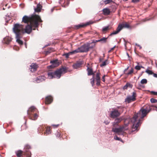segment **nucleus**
I'll return each mask as SVG.
<instances>
[{"mask_svg": "<svg viewBox=\"0 0 157 157\" xmlns=\"http://www.w3.org/2000/svg\"><path fill=\"white\" fill-rule=\"evenodd\" d=\"M151 109L150 108V109L148 110L142 108L138 113L134 114L131 119V121L133 124L132 127V131L139 130L138 128L142 123V120L150 112Z\"/></svg>", "mask_w": 157, "mask_h": 157, "instance_id": "1", "label": "nucleus"}, {"mask_svg": "<svg viewBox=\"0 0 157 157\" xmlns=\"http://www.w3.org/2000/svg\"><path fill=\"white\" fill-rule=\"evenodd\" d=\"M40 17L38 15H36L34 17L30 22V25H28L25 29V33L29 34L32 30V28H37L39 25L38 22H42Z\"/></svg>", "mask_w": 157, "mask_h": 157, "instance_id": "2", "label": "nucleus"}, {"mask_svg": "<svg viewBox=\"0 0 157 157\" xmlns=\"http://www.w3.org/2000/svg\"><path fill=\"white\" fill-rule=\"evenodd\" d=\"M27 114L29 119L32 120H36L38 116V111L34 106H31L27 110Z\"/></svg>", "mask_w": 157, "mask_h": 157, "instance_id": "3", "label": "nucleus"}, {"mask_svg": "<svg viewBox=\"0 0 157 157\" xmlns=\"http://www.w3.org/2000/svg\"><path fill=\"white\" fill-rule=\"evenodd\" d=\"M22 29L23 27L22 25H20L18 24H16L14 25L13 28V31L15 34L16 39H20L21 38Z\"/></svg>", "mask_w": 157, "mask_h": 157, "instance_id": "4", "label": "nucleus"}, {"mask_svg": "<svg viewBox=\"0 0 157 157\" xmlns=\"http://www.w3.org/2000/svg\"><path fill=\"white\" fill-rule=\"evenodd\" d=\"M89 50L86 43L84 44L80 47L74 50V53H76L79 52H87Z\"/></svg>", "mask_w": 157, "mask_h": 157, "instance_id": "5", "label": "nucleus"}, {"mask_svg": "<svg viewBox=\"0 0 157 157\" xmlns=\"http://www.w3.org/2000/svg\"><path fill=\"white\" fill-rule=\"evenodd\" d=\"M123 28H129V26L128 24L127 23H123L119 24L116 30L114 31L112 33H111L109 36H112V35L114 34H116L118 33Z\"/></svg>", "mask_w": 157, "mask_h": 157, "instance_id": "6", "label": "nucleus"}, {"mask_svg": "<svg viewBox=\"0 0 157 157\" xmlns=\"http://www.w3.org/2000/svg\"><path fill=\"white\" fill-rule=\"evenodd\" d=\"M67 69L66 67H63L56 70L54 72L55 77L59 78H60L61 75L64 73L67 72Z\"/></svg>", "mask_w": 157, "mask_h": 157, "instance_id": "7", "label": "nucleus"}, {"mask_svg": "<svg viewBox=\"0 0 157 157\" xmlns=\"http://www.w3.org/2000/svg\"><path fill=\"white\" fill-rule=\"evenodd\" d=\"M132 96H127L125 99V101L128 103H130L132 101H134L136 100V94L135 92L132 93Z\"/></svg>", "mask_w": 157, "mask_h": 157, "instance_id": "8", "label": "nucleus"}, {"mask_svg": "<svg viewBox=\"0 0 157 157\" xmlns=\"http://www.w3.org/2000/svg\"><path fill=\"white\" fill-rule=\"evenodd\" d=\"M120 115V113L118 110L112 109V110L110 112L109 117L111 118L114 119L118 117Z\"/></svg>", "mask_w": 157, "mask_h": 157, "instance_id": "9", "label": "nucleus"}, {"mask_svg": "<svg viewBox=\"0 0 157 157\" xmlns=\"http://www.w3.org/2000/svg\"><path fill=\"white\" fill-rule=\"evenodd\" d=\"M16 155L17 157H21V156L24 155L26 157H30L31 153L30 152H23L21 150H18L16 152Z\"/></svg>", "mask_w": 157, "mask_h": 157, "instance_id": "10", "label": "nucleus"}, {"mask_svg": "<svg viewBox=\"0 0 157 157\" xmlns=\"http://www.w3.org/2000/svg\"><path fill=\"white\" fill-rule=\"evenodd\" d=\"M113 127L112 128V131L113 132H115L118 135L122 134L121 133L124 132L125 130L127 129V128H125L124 126H122L119 128H115Z\"/></svg>", "mask_w": 157, "mask_h": 157, "instance_id": "11", "label": "nucleus"}, {"mask_svg": "<svg viewBox=\"0 0 157 157\" xmlns=\"http://www.w3.org/2000/svg\"><path fill=\"white\" fill-rule=\"evenodd\" d=\"M94 23V22L91 21H90L88 22H86L85 24H79L78 25H76L74 26V28L76 29H78L80 28H83L86 27L87 25H89L90 24H92Z\"/></svg>", "mask_w": 157, "mask_h": 157, "instance_id": "12", "label": "nucleus"}, {"mask_svg": "<svg viewBox=\"0 0 157 157\" xmlns=\"http://www.w3.org/2000/svg\"><path fill=\"white\" fill-rule=\"evenodd\" d=\"M100 73L99 72H98L96 73L95 76H94L95 79V80L97 82L96 85L98 86H99L100 85Z\"/></svg>", "mask_w": 157, "mask_h": 157, "instance_id": "13", "label": "nucleus"}, {"mask_svg": "<svg viewBox=\"0 0 157 157\" xmlns=\"http://www.w3.org/2000/svg\"><path fill=\"white\" fill-rule=\"evenodd\" d=\"M105 40H96V41L95 42H92L91 43H87L86 44L88 46L89 49L90 50V49L92 48L95 46L96 42L102 41V40L105 41Z\"/></svg>", "mask_w": 157, "mask_h": 157, "instance_id": "14", "label": "nucleus"}, {"mask_svg": "<svg viewBox=\"0 0 157 157\" xmlns=\"http://www.w3.org/2000/svg\"><path fill=\"white\" fill-rule=\"evenodd\" d=\"M36 15L33 16L31 18L27 16H25L22 18V21L25 23H28L29 21L30 22L33 17Z\"/></svg>", "mask_w": 157, "mask_h": 157, "instance_id": "15", "label": "nucleus"}, {"mask_svg": "<svg viewBox=\"0 0 157 157\" xmlns=\"http://www.w3.org/2000/svg\"><path fill=\"white\" fill-rule=\"evenodd\" d=\"M82 64V62L78 61L73 65L72 67L74 69H77L81 67Z\"/></svg>", "mask_w": 157, "mask_h": 157, "instance_id": "16", "label": "nucleus"}, {"mask_svg": "<svg viewBox=\"0 0 157 157\" xmlns=\"http://www.w3.org/2000/svg\"><path fill=\"white\" fill-rule=\"evenodd\" d=\"M87 68L86 71L87 72V75L88 76L92 75L94 76V73L93 72V68L91 67H89L88 66H87Z\"/></svg>", "mask_w": 157, "mask_h": 157, "instance_id": "17", "label": "nucleus"}, {"mask_svg": "<svg viewBox=\"0 0 157 157\" xmlns=\"http://www.w3.org/2000/svg\"><path fill=\"white\" fill-rule=\"evenodd\" d=\"M30 71L32 72H34L36 71L38 66L36 63H32L30 66Z\"/></svg>", "mask_w": 157, "mask_h": 157, "instance_id": "18", "label": "nucleus"}, {"mask_svg": "<svg viewBox=\"0 0 157 157\" xmlns=\"http://www.w3.org/2000/svg\"><path fill=\"white\" fill-rule=\"evenodd\" d=\"M46 79V77L42 75L37 77L36 80L35 81L37 83H39L40 82L44 81Z\"/></svg>", "mask_w": 157, "mask_h": 157, "instance_id": "19", "label": "nucleus"}, {"mask_svg": "<svg viewBox=\"0 0 157 157\" xmlns=\"http://www.w3.org/2000/svg\"><path fill=\"white\" fill-rule=\"evenodd\" d=\"M122 120L121 118H117L114 121L113 123V127H116L118 125V124Z\"/></svg>", "mask_w": 157, "mask_h": 157, "instance_id": "20", "label": "nucleus"}, {"mask_svg": "<svg viewBox=\"0 0 157 157\" xmlns=\"http://www.w3.org/2000/svg\"><path fill=\"white\" fill-rule=\"evenodd\" d=\"M58 60L56 59L55 60L51 61L50 63H52V65L50 66L51 68H53L56 67L58 65Z\"/></svg>", "mask_w": 157, "mask_h": 157, "instance_id": "21", "label": "nucleus"}, {"mask_svg": "<svg viewBox=\"0 0 157 157\" xmlns=\"http://www.w3.org/2000/svg\"><path fill=\"white\" fill-rule=\"evenodd\" d=\"M53 98L51 96H48L46 98L45 104H50L52 101Z\"/></svg>", "mask_w": 157, "mask_h": 157, "instance_id": "22", "label": "nucleus"}, {"mask_svg": "<svg viewBox=\"0 0 157 157\" xmlns=\"http://www.w3.org/2000/svg\"><path fill=\"white\" fill-rule=\"evenodd\" d=\"M42 8V5L40 4V3H39L37 4L36 7L34 8L35 11L37 12H40L41 11Z\"/></svg>", "mask_w": 157, "mask_h": 157, "instance_id": "23", "label": "nucleus"}, {"mask_svg": "<svg viewBox=\"0 0 157 157\" xmlns=\"http://www.w3.org/2000/svg\"><path fill=\"white\" fill-rule=\"evenodd\" d=\"M103 14L104 15H109L110 13V11L109 9L107 8L104 9L102 10Z\"/></svg>", "mask_w": 157, "mask_h": 157, "instance_id": "24", "label": "nucleus"}, {"mask_svg": "<svg viewBox=\"0 0 157 157\" xmlns=\"http://www.w3.org/2000/svg\"><path fill=\"white\" fill-rule=\"evenodd\" d=\"M132 85L129 83H127L124 86L123 89L124 90L127 89L128 88H132Z\"/></svg>", "mask_w": 157, "mask_h": 157, "instance_id": "25", "label": "nucleus"}, {"mask_svg": "<svg viewBox=\"0 0 157 157\" xmlns=\"http://www.w3.org/2000/svg\"><path fill=\"white\" fill-rule=\"evenodd\" d=\"M51 133V130L50 127H48L46 128L45 132H44V135L47 136Z\"/></svg>", "mask_w": 157, "mask_h": 157, "instance_id": "26", "label": "nucleus"}, {"mask_svg": "<svg viewBox=\"0 0 157 157\" xmlns=\"http://www.w3.org/2000/svg\"><path fill=\"white\" fill-rule=\"evenodd\" d=\"M48 75L50 79H52L53 78H55L54 72H48Z\"/></svg>", "mask_w": 157, "mask_h": 157, "instance_id": "27", "label": "nucleus"}, {"mask_svg": "<svg viewBox=\"0 0 157 157\" xmlns=\"http://www.w3.org/2000/svg\"><path fill=\"white\" fill-rule=\"evenodd\" d=\"M54 51V50L53 48H49L47 50L45 51V54L46 55H48L52 52Z\"/></svg>", "mask_w": 157, "mask_h": 157, "instance_id": "28", "label": "nucleus"}, {"mask_svg": "<svg viewBox=\"0 0 157 157\" xmlns=\"http://www.w3.org/2000/svg\"><path fill=\"white\" fill-rule=\"evenodd\" d=\"M31 146L28 144H26L25 147V151L26 152H29L28 151H27L28 150L31 149Z\"/></svg>", "mask_w": 157, "mask_h": 157, "instance_id": "29", "label": "nucleus"}, {"mask_svg": "<svg viewBox=\"0 0 157 157\" xmlns=\"http://www.w3.org/2000/svg\"><path fill=\"white\" fill-rule=\"evenodd\" d=\"M73 52H74V51H73L71 52H70L68 53L65 54L64 55L65 56V57L66 58H68L69 57V56L70 55L76 54V53H74Z\"/></svg>", "mask_w": 157, "mask_h": 157, "instance_id": "30", "label": "nucleus"}, {"mask_svg": "<svg viewBox=\"0 0 157 157\" xmlns=\"http://www.w3.org/2000/svg\"><path fill=\"white\" fill-rule=\"evenodd\" d=\"M11 40H2V42L3 44L8 45L9 44Z\"/></svg>", "mask_w": 157, "mask_h": 157, "instance_id": "31", "label": "nucleus"}, {"mask_svg": "<svg viewBox=\"0 0 157 157\" xmlns=\"http://www.w3.org/2000/svg\"><path fill=\"white\" fill-rule=\"evenodd\" d=\"M110 29V28H109V26L108 25L103 27L102 29V31L103 32H106L109 29Z\"/></svg>", "mask_w": 157, "mask_h": 157, "instance_id": "32", "label": "nucleus"}, {"mask_svg": "<svg viewBox=\"0 0 157 157\" xmlns=\"http://www.w3.org/2000/svg\"><path fill=\"white\" fill-rule=\"evenodd\" d=\"M147 81L146 79H142L140 82V84L143 85L146 84L147 83Z\"/></svg>", "mask_w": 157, "mask_h": 157, "instance_id": "33", "label": "nucleus"}, {"mask_svg": "<svg viewBox=\"0 0 157 157\" xmlns=\"http://www.w3.org/2000/svg\"><path fill=\"white\" fill-rule=\"evenodd\" d=\"M44 127L43 126H40L38 129V131L39 133L42 132L44 130Z\"/></svg>", "mask_w": 157, "mask_h": 157, "instance_id": "34", "label": "nucleus"}, {"mask_svg": "<svg viewBox=\"0 0 157 157\" xmlns=\"http://www.w3.org/2000/svg\"><path fill=\"white\" fill-rule=\"evenodd\" d=\"M94 76H93L92 78L90 79L91 82L90 83L92 85V86H93L94 84Z\"/></svg>", "mask_w": 157, "mask_h": 157, "instance_id": "35", "label": "nucleus"}, {"mask_svg": "<svg viewBox=\"0 0 157 157\" xmlns=\"http://www.w3.org/2000/svg\"><path fill=\"white\" fill-rule=\"evenodd\" d=\"M107 60H106L104 62H103L100 65V66L102 67L106 66L107 64Z\"/></svg>", "mask_w": 157, "mask_h": 157, "instance_id": "36", "label": "nucleus"}, {"mask_svg": "<svg viewBox=\"0 0 157 157\" xmlns=\"http://www.w3.org/2000/svg\"><path fill=\"white\" fill-rule=\"evenodd\" d=\"M133 69L132 68L131 70L128 73H125V74L127 75H131L133 72Z\"/></svg>", "mask_w": 157, "mask_h": 157, "instance_id": "37", "label": "nucleus"}, {"mask_svg": "<svg viewBox=\"0 0 157 157\" xmlns=\"http://www.w3.org/2000/svg\"><path fill=\"white\" fill-rule=\"evenodd\" d=\"M145 72L149 75H152V74H153V73L152 71L148 70V69L147 70L145 71Z\"/></svg>", "mask_w": 157, "mask_h": 157, "instance_id": "38", "label": "nucleus"}, {"mask_svg": "<svg viewBox=\"0 0 157 157\" xmlns=\"http://www.w3.org/2000/svg\"><path fill=\"white\" fill-rule=\"evenodd\" d=\"M150 101L151 103H154L157 102V100L153 98H151Z\"/></svg>", "mask_w": 157, "mask_h": 157, "instance_id": "39", "label": "nucleus"}, {"mask_svg": "<svg viewBox=\"0 0 157 157\" xmlns=\"http://www.w3.org/2000/svg\"><path fill=\"white\" fill-rule=\"evenodd\" d=\"M55 135L57 138H59L60 137L61 135L60 133L58 131H57Z\"/></svg>", "mask_w": 157, "mask_h": 157, "instance_id": "40", "label": "nucleus"}, {"mask_svg": "<svg viewBox=\"0 0 157 157\" xmlns=\"http://www.w3.org/2000/svg\"><path fill=\"white\" fill-rule=\"evenodd\" d=\"M16 42L21 45L23 44V42L21 40H16Z\"/></svg>", "mask_w": 157, "mask_h": 157, "instance_id": "41", "label": "nucleus"}, {"mask_svg": "<svg viewBox=\"0 0 157 157\" xmlns=\"http://www.w3.org/2000/svg\"><path fill=\"white\" fill-rule=\"evenodd\" d=\"M114 139L116 140H119L121 141H122V140L121 138H119L117 136H114Z\"/></svg>", "mask_w": 157, "mask_h": 157, "instance_id": "42", "label": "nucleus"}, {"mask_svg": "<svg viewBox=\"0 0 157 157\" xmlns=\"http://www.w3.org/2000/svg\"><path fill=\"white\" fill-rule=\"evenodd\" d=\"M112 1V0H104V2L105 4L109 3Z\"/></svg>", "mask_w": 157, "mask_h": 157, "instance_id": "43", "label": "nucleus"}, {"mask_svg": "<svg viewBox=\"0 0 157 157\" xmlns=\"http://www.w3.org/2000/svg\"><path fill=\"white\" fill-rule=\"evenodd\" d=\"M69 4V1L68 0L67 3L65 5H62V6L64 7H66Z\"/></svg>", "mask_w": 157, "mask_h": 157, "instance_id": "44", "label": "nucleus"}, {"mask_svg": "<svg viewBox=\"0 0 157 157\" xmlns=\"http://www.w3.org/2000/svg\"><path fill=\"white\" fill-rule=\"evenodd\" d=\"M135 68L137 70H139L140 69V66L139 65H137L136 66Z\"/></svg>", "mask_w": 157, "mask_h": 157, "instance_id": "45", "label": "nucleus"}, {"mask_svg": "<svg viewBox=\"0 0 157 157\" xmlns=\"http://www.w3.org/2000/svg\"><path fill=\"white\" fill-rule=\"evenodd\" d=\"M115 47H116V46H115L114 47H113V48H112L108 52L109 53H110L112 51H113L114 50V48H115Z\"/></svg>", "mask_w": 157, "mask_h": 157, "instance_id": "46", "label": "nucleus"}, {"mask_svg": "<svg viewBox=\"0 0 157 157\" xmlns=\"http://www.w3.org/2000/svg\"><path fill=\"white\" fill-rule=\"evenodd\" d=\"M105 75H104L102 78L101 80L102 81H103V82H105Z\"/></svg>", "mask_w": 157, "mask_h": 157, "instance_id": "47", "label": "nucleus"}, {"mask_svg": "<svg viewBox=\"0 0 157 157\" xmlns=\"http://www.w3.org/2000/svg\"><path fill=\"white\" fill-rule=\"evenodd\" d=\"M13 49L17 51L19 50V48L17 46H14L13 47Z\"/></svg>", "mask_w": 157, "mask_h": 157, "instance_id": "48", "label": "nucleus"}, {"mask_svg": "<svg viewBox=\"0 0 157 157\" xmlns=\"http://www.w3.org/2000/svg\"><path fill=\"white\" fill-rule=\"evenodd\" d=\"M140 0H132V2L134 3H136L139 1Z\"/></svg>", "mask_w": 157, "mask_h": 157, "instance_id": "49", "label": "nucleus"}, {"mask_svg": "<svg viewBox=\"0 0 157 157\" xmlns=\"http://www.w3.org/2000/svg\"><path fill=\"white\" fill-rule=\"evenodd\" d=\"M151 93L154 95H157V92L151 91Z\"/></svg>", "mask_w": 157, "mask_h": 157, "instance_id": "50", "label": "nucleus"}, {"mask_svg": "<svg viewBox=\"0 0 157 157\" xmlns=\"http://www.w3.org/2000/svg\"><path fill=\"white\" fill-rule=\"evenodd\" d=\"M153 76L154 77H156V78H157V74H156L153 73Z\"/></svg>", "mask_w": 157, "mask_h": 157, "instance_id": "51", "label": "nucleus"}, {"mask_svg": "<svg viewBox=\"0 0 157 157\" xmlns=\"http://www.w3.org/2000/svg\"><path fill=\"white\" fill-rule=\"evenodd\" d=\"M107 37H103L100 39H107Z\"/></svg>", "mask_w": 157, "mask_h": 157, "instance_id": "52", "label": "nucleus"}, {"mask_svg": "<svg viewBox=\"0 0 157 157\" xmlns=\"http://www.w3.org/2000/svg\"><path fill=\"white\" fill-rule=\"evenodd\" d=\"M104 123L106 124H108L109 123V122L108 121H105Z\"/></svg>", "mask_w": 157, "mask_h": 157, "instance_id": "53", "label": "nucleus"}, {"mask_svg": "<svg viewBox=\"0 0 157 157\" xmlns=\"http://www.w3.org/2000/svg\"><path fill=\"white\" fill-rule=\"evenodd\" d=\"M124 40V42H125V47H126V44H127V42L126 41V40Z\"/></svg>", "mask_w": 157, "mask_h": 157, "instance_id": "54", "label": "nucleus"}, {"mask_svg": "<svg viewBox=\"0 0 157 157\" xmlns=\"http://www.w3.org/2000/svg\"><path fill=\"white\" fill-rule=\"evenodd\" d=\"M144 73V71H142V72H141V75L139 76V77L138 78H139L140 76H141Z\"/></svg>", "mask_w": 157, "mask_h": 157, "instance_id": "55", "label": "nucleus"}, {"mask_svg": "<svg viewBox=\"0 0 157 157\" xmlns=\"http://www.w3.org/2000/svg\"><path fill=\"white\" fill-rule=\"evenodd\" d=\"M53 126H55L56 127H58L59 126V125H53Z\"/></svg>", "mask_w": 157, "mask_h": 157, "instance_id": "56", "label": "nucleus"}, {"mask_svg": "<svg viewBox=\"0 0 157 157\" xmlns=\"http://www.w3.org/2000/svg\"><path fill=\"white\" fill-rule=\"evenodd\" d=\"M140 68L141 69V68H144V67H143L142 66H140Z\"/></svg>", "mask_w": 157, "mask_h": 157, "instance_id": "57", "label": "nucleus"}, {"mask_svg": "<svg viewBox=\"0 0 157 157\" xmlns=\"http://www.w3.org/2000/svg\"><path fill=\"white\" fill-rule=\"evenodd\" d=\"M54 9L53 8H52L51 9V10L52 12L53 11Z\"/></svg>", "mask_w": 157, "mask_h": 157, "instance_id": "58", "label": "nucleus"}, {"mask_svg": "<svg viewBox=\"0 0 157 157\" xmlns=\"http://www.w3.org/2000/svg\"><path fill=\"white\" fill-rule=\"evenodd\" d=\"M136 46H138V47H139V46H140V45H139V44H136Z\"/></svg>", "mask_w": 157, "mask_h": 157, "instance_id": "59", "label": "nucleus"}, {"mask_svg": "<svg viewBox=\"0 0 157 157\" xmlns=\"http://www.w3.org/2000/svg\"><path fill=\"white\" fill-rule=\"evenodd\" d=\"M128 69V68H127V69H125L124 70V73H125V71H126Z\"/></svg>", "mask_w": 157, "mask_h": 157, "instance_id": "60", "label": "nucleus"}, {"mask_svg": "<svg viewBox=\"0 0 157 157\" xmlns=\"http://www.w3.org/2000/svg\"><path fill=\"white\" fill-rule=\"evenodd\" d=\"M139 47H140V49H141L142 48V47L140 46H139Z\"/></svg>", "mask_w": 157, "mask_h": 157, "instance_id": "61", "label": "nucleus"}, {"mask_svg": "<svg viewBox=\"0 0 157 157\" xmlns=\"http://www.w3.org/2000/svg\"><path fill=\"white\" fill-rule=\"evenodd\" d=\"M155 107L157 109H156V110L157 111V106H155Z\"/></svg>", "mask_w": 157, "mask_h": 157, "instance_id": "62", "label": "nucleus"}, {"mask_svg": "<svg viewBox=\"0 0 157 157\" xmlns=\"http://www.w3.org/2000/svg\"><path fill=\"white\" fill-rule=\"evenodd\" d=\"M127 56H129V54H128V53H127Z\"/></svg>", "mask_w": 157, "mask_h": 157, "instance_id": "63", "label": "nucleus"}, {"mask_svg": "<svg viewBox=\"0 0 157 157\" xmlns=\"http://www.w3.org/2000/svg\"><path fill=\"white\" fill-rule=\"evenodd\" d=\"M155 64H156V66L157 67V63H156Z\"/></svg>", "mask_w": 157, "mask_h": 157, "instance_id": "64", "label": "nucleus"}]
</instances>
